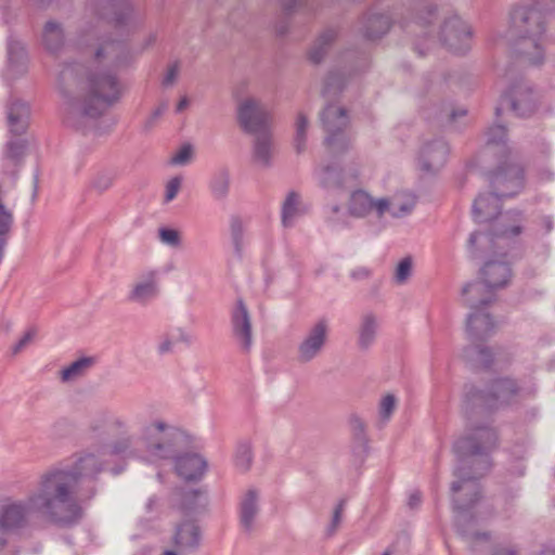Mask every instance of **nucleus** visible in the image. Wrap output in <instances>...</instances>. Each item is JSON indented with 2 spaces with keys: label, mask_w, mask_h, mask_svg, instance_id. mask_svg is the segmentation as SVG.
I'll list each match as a JSON object with an SVG mask.
<instances>
[{
  "label": "nucleus",
  "mask_w": 555,
  "mask_h": 555,
  "mask_svg": "<svg viewBox=\"0 0 555 555\" xmlns=\"http://www.w3.org/2000/svg\"><path fill=\"white\" fill-rule=\"evenodd\" d=\"M309 0H280L283 12L292 15L297 9L308 8Z\"/></svg>",
  "instance_id": "55"
},
{
  "label": "nucleus",
  "mask_w": 555,
  "mask_h": 555,
  "mask_svg": "<svg viewBox=\"0 0 555 555\" xmlns=\"http://www.w3.org/2000/svg\"><path fill=\"white\" fill-rule=\"evenodd\" d=\"M505 103L519 117L530 116L535 109L532 90L522 80L514 85L502 95L501 105Z\"/></svg>",
  "instance_id": "17"
},
{
  "label": "nucleus",
  "mask_w": 555,
  "mask_h": 555,
  "mask_svg": "<svg viewBox=\"0 0 555 555\" xmlns=\"http://www.w3.org/2000/svg\"><path fill=\"white\" fill-rule=\"evenodd\" d=\"M496 328L492 317L485 311L472 310L466 320V332L470 345L464 348V360L475 370H487L493 363V352L480 343L490 338Z\"/></svg>",
  "instance_id": "8"
},
{
  "label": "nucleus",
  "mask_w": 555,
  "mask_h": 555,
  "mask_svg": "<svg viewBox=\"0 0 555 555\" xmlns=\"http://www.w3.org/2000/svg\"><path fill=\"white\" fill-rule=\"evenodd\" d=\"M37 513L30 503V498L25 500H8L0 506V551L8 543V537L20 534L30 525V515Z\"/></svg>",
  "instance_id": "12"
},
{
  "label": "nucleus",
  "mask_w": 555,
  "mask_h": 555,
  "mask_svg": "<svg viewBox=\"0 0 555 555\" xmlns=\"http://www.w3.org/2000/svg\"><path fill=\"white\" fill-rule=\"evenodd\" d=\"M94 364V359L91 357H82L74 361L70 365L61 371L62 382L73 380L90 369Z\"/></svg>",
  "instance_id": "40"
},
{
  "label": "nucleus",
  "mask_w": 555,
  "mask_h": 555,
  "mask_svg": "<svg viewBox=\"0 0 555 555\" xmlns=\"http://www.w3.org/2000/svg\"><path fill=\"white\" fill-rule=\"evenodd\" d=\"M345 506H346V500L341 499L334 509L332 521L327 528L328 535H333L336 532L338 526L340 525Z\"/></svg>",
  "instance_id": "52"
},
{
  "label": "nucleus",
  "mask_w": 555,
  "mask_h": 555,
  "mask_svg": "<svg viewBox=\"0 0 555 555\" xmlns=\"http://www.w3.org/2000/svg\"><path fill=\"white\" fill-rule=\"evenodd\" d=\"M328 333L327 320L320 319L313 323L297 346V361L305 364L317 359L326 347Z\"/></svg>",
  "instance_id": "13"
},
{
  "label": "nucleus",
  "mask_w": 555,
  "mask_h": 555,
  "mask_svg": "<svg viewBox=\"0 0 555 555\" xmlns=\"http://www.w3.org/2000/svg\"><path fill=\"white\" fill-rule=\"evenodd\" d=\"M175 544L180 551L193 550L199 543V530L193 521H184L177 527Z\"/></svg>",
  "instance_id": "30"
},
{
  "label": "nucleus",
  "mask_w": 555,
  "mask_h": 555,
  "mask_svg": "<svg viewBox=\"0 0 555 555\" xmlns=\"http://www.w3.org/2000/svg\"><path fill=\"white\" fill-rule=\"evenodd\" d=\"M519 392L520 386L511 377L493 379L487 390L466 386L462 409L466 416L479 410H498L516 402Z\"/></svg>",
  "instance_id": "6"
},
{
  "label": "nucleus",
  "mask_w": 555,
  "mask_h": 555,
  "mask_svg": "<svg viewBox=\"0 0 555 555\" xmlns=\"http://www.w3.org/2000/svg\"><path fill=\"white\" fill-rule=\"evenodd\" d=\"M258 513V492L255 489H249L243 495L240 503V521L246 531H250L254 528Z\"/></svg>",
  "instance_id": "28"
},
{
  "label": "nucleus",
  "mask_w": 555,
  "mask_h": 555,
  "mask_svg": "<svg viewBox=\"0 0 555 555\" xmlns=\"http://www.w3.org/2000/svg\"><path fill=\"white\" fill-rule=\"evenodd\" d=\"M378 330V321L373 313H365L361 318L359 326L358 346L362 350L369 349L375 341Z\"/></svg>",
  "instance_id": "32"
},
{
  "label": "nucleus",
  "mask_w": 555,
  "mask_h": 555,
  "mask_svg": "<svg viewBox=\"0 0 555 555\" xmlns=\"http://www.w3.org/2000/svg\"><path fill=\"white\" fill-rule=\"evenodd\" d=\"M422 494L420 491H414L409 495L408 505L410 508H416L421 505Z\"/></svg>",
  "instance_id": "61"
},
{
  "label": "nucleus",
  "mask_w": 555,
  "mask_h": 555,
  "mask_svg": "<svg viewBox=\"0 0 555 555\" xmlns=\"http://www.w3.org/2000/svg\"><path fill=\"white\" fill-rule=\"evenodd\" d=\"M233 337L244 352H249L253 345L251 321L246 305L238 299L231 315Z\"/></svg>",
  "instance_id": "19"
},
{
  "label": "nucleus",
  "mask_w": 555,
  "mask_h": 555,
  "mask_svg": "<svg viewBox=\"0 0 555 555\" xmlns=\"http://www.w3.org/2000/svg\"><path fill=\"white\" fill-rule=\"evenodd\" d=\"M86 10L98 23H106L120 30H128L141 21L129 0H87Z\"/></svg>",
  "instance_id": "9"
},
{
  "label": "nucleus",
  "mask_w": 555,
  "mask_h": 555,
  "mask_svg": "<svg viewBox=\"0 0 555 555\" xmlns=\"http://www.w3.org/2000/svg\"><path fill=\"white\" fill-rule=\"evenodd\" d=\"M321 121L325 132L324 145L332 156L346 153L352 143L351 135L347 132L349 125L348 113L344 107L328 104L321 113Z\"/></svg>",
  "instance_id": "10"
},
{
  "label": "nucleus",
  "mask_w": 555,
  "mask_h": 555,
  "mask_svg": "<svg viewBox=\"0 0 555 555\" xmlns=\"http://www.w3.org/2000/svg\"><path fill=\"white\" fill-rule=\"evenodd\" d=\"M182 183V178L177 176L170 179L166 185L165 203L171 202L178 194Z\"/></svg>",
  "instance_id": "54"
},
{
  "label": "nucleus",
  "mask_w": 555,
  "mask_h": 555,
  "mask_svg": "<svg viewBox=\"0 0 555 555\" xmlns=\"http://www.w3.org/2000/svg\"><path fill=\"white\" fill-rule=\"evenodd\" d=\"M206 503V493L202 490H185L181 493L180 508L185 515L199 511Z\"/></svg>",
  "instance_id": "38"
},
{
  "label": "nucleus",
  "mask_w": 555,
  "mask_h": 555,
  "mask_svg": "<svg viewBox=\"0 0 555 555\" xmlns=\"http://www.w3.org/2000/svg\"><path fill=\"white\" fill-rule=\"evenodd\" d=\"M96 489L78 490L75 475L65 468H52L41 475L38 488L30 493L36 512L61 527L78 524L82 516V503L94 498Z\"/></svg>",
  "instance_id": "4"
},
{
  "label": "nucleus",
  "mask_w": 555,
  "mask_h": 555,
  "mask_svg": "<svg viewBox=\"0 0 555 555\" xmlns=\"http://www.w3.org/2000/svg\"><path fill=\"white\" fill-rule=\"evenodd\" d=\"M360 34L367 40H376L386 35L391 21L387 14H380L370 9L360 20Z\"/></svg>",
  "instance_id": "26"
},
{
  "label": "nucleus",
  "mask_w": 555,
  "mask_h": 555,
  "mask_svg": "<svg viewBox=\"0 0 555 555\" xmlns=\"http://www.w3.org/2000/svg\"><path fill=\"white\" fill-rule=\"evenodd\" d=\"M326 221L333 229H336L341 224L339 215H328Z\"/></svg>",
  "instance_id": "62"
},
{
  "label": "nucleus",
  "mask_w": 555,
  "mask_h": 555,
  "mask_svg": "<svg viewBox=\"0 0 555 555\" xmlns=\"http://www.w3.org/2000/svg\"><path fill=\"white\" fill-rule=\"evenodd\" d=\"M237 121L243 131L255 134L269 130L270 113L264 104L254 98L240 102Z\"/></svg>",
  "instance_id": "14"
},
{
  "label": "nucleus",
  "mask_w": 555,
  "mask_h": 555,
  "mask_svg": "<svg viewBox=\"0 0 555 555\" xmlns=\"http://www.w3.org/2000/svg\"><path fill=\"white\" fill-rule=\"evenodd\" d=\"M441 43L454 53H465L470 47L472 28L460 16L446 18L440 27Z\"/></svg>",
  "instance_id": "15"
},
{
  "label": "nucleus",
  "mask_w": 555,
  "mask_h": 555,
  "mask_svg": "<svg viewBox=\"0 0 555 555\" xmlns=\"http://www.w3.org/2000/svg\"><path fill=\"white\" fill-rule=\"evenodd\" d=\"M113 176L107 172H99L96 173L92 180L90 181V190L95 191L101 194L107 191L113 185Z\"/></svg>",
  "instance_id": "46"
},
{
  "label": "nucleus",
  "mask_w": 555,
  "mask_h": 555,
  "mask_svg": "<svg viewBox=\"0 0 555 555\" xmlns=\"http://www.w3.org/2000/svg\"><path fill=\"white\" fill-rule=\"evenodd\" d=\"M449 155V146L442 139L425 143L420 152L421 169L425 172H436L442 168Z\"/></svg>",
  "instance_id": "21"
},
{
  "label": "nucleus",
  "mask_w": 555,
  "mask_h": 555,
  "mask_svg": "<svg viewBox=\"0 0 555 555\" xmlns=\"http://www.w3.org/2000/svg\"><path fill=\"white\" fill-rule=\"evenodd\" d=\"M159 237L162 242L170 245V246H179L180 245V235L177 230L162 228L159 229Z\"/></svg>",
  "instance_id": "53"
},
{
  "label": "nucleus",
  "mask_w": 555,
  "mask_h": 555,
  "mask_svg": "<svg viewBox=\"0 0 555 555\" xmlns=\"http://www.w3.org/2000/svg\"><path fill=\"white\" fill-rule=\"evenodd\" d=\"M499 436L490 425L472 426L470 431L453 444L457 464L453 475L457 480L451 485L453 508L456 511L455 525L459 534L474 555H517L515 550L492 541L488 532L466 528L467 512L480 499L478 479L490 468L489 453L498 447Z\"/></svg>",
  "instance_id": "2"
},
{
  "label": "nucleus",
  "mask_w": 555,
  "mask_h": 555,
  "mask_svg": "<svg viewBox=\"0 0 555 555\" xmlns=\"http://www.w3.org/2000/svg\"><path fill=\"white\" fill-rule=\"evenodd\" d=\"M414 206H415V199L409 198L399 204L390 203V207L387 211H389L393 218H402V217L411 214L412 210L414 209Z\"/></svg>",
  "instance_id": "47"
},
{
  "label": "nucleus",
  "mask_w": 555,
  "mask_h": 555,
  "mask_svg": "<svg viewBox=\"0 0 555 555\" xmlns=\"http://www.w3.org/2000/svg\"><path fill=\"white\" fill-rule=\"evenodd\" d=\"M178 73H179V65H178V63L171 64L168 67L167 73H166V75H165V77L163 79V85L165 87L173 85V82L176 81V79L178 77Z\"/></svg>",
  "instance_id": "57"
},
{
  "label": "nucleus",
  "mask_w": 555,
  "mask_h": 555,
  "mask_svg": "<svg viewBox=\"0 0 555 555\" xmlns=\"http://www.w3.org/2000/svg\"><path fill=\"white\" fill-rule=\"evenodd\" d=\"M482 158L512 156L507 145V129L503 125H493L486 132V144L481 153Z\"/></svg>",
  "instance_id": "23"
},
{
  "label": "nucleus",
  "mask_w": 555,
  "mask_h": 555,
  "mask_svg": "<svg viewBox=\"0 0 555 555\" xmlns=\"http://www.w3.org/2000/svg\"><path fill=\"white\" fill-rule=\"evenodd\" d=\"M308 119L305 114L299 113L296 120L295 149L298 154L306 149Z\"/></svg>",
  "instance_id": "43"
},
{
  "label": "nucleus",
  "mask_w": 555,
  "mask_h": 555,
  "mask_svg": "<svg viewBox=\"0 0 555 555\" xmlns=\"http://www.w3.org/2000/svg\"><path fill=\"white\" fill-rule=\"evenodd\" d=\"M168 105L167 103H162L157 108L153 111L151 116L147 119L146 126L152 127L154 122L167 111Z\"/></svg>",
  "instance_id": "58"
},
{
  "label": "nucleus",
  "mask_w": 555,
  "mask_h": 555,
  "mask_svg": "<svg viewBox=\"0 0 555 555\" xmlns=\"http://www.w3.org/2000/svg\"><path fill=\"white\" fill-rule=\"evenodd\" d=\"M337 36L338 31L335 28L330 27L323 30L308 52L309 61L315 65L320 64L325 59Z\"/></svg>",
  "instance_id": "29"
},
{
  "label": "nucleus",
  "mask_w": 555,
  "mask_h": 555,
  "mask_svg": "<svg viewBox=\"0 0 555 555\" xmlns=\"http://www.w3.org/2000/svg\"><path fill=\"white\" fill-rule=\"evenodd\" d=\"M350 425L352 428V434L354 440L362 447H366L367 439L365 435V424L364 422L359 417L353 415L350 418Z\"/></svg>",
  "instance_id": "48"
},
{
  "label": "nucleus",
  "mask_w": 555,
  "mask_h": 555,
  "mask_svg": "<svg viewBox=\"0 0 555 555\" xmlns=\"http://www.w3.org/2000/svg\"><path fill=\"white\" fill-rule=\"evenodd\" d=\"M481 235L480 232H473L470 235H469V238H468V246L470 248H473L478 240V237Z\"/></svg>",
  "instance_id": "64"
},
{
  "label": "nucleus",
  "mask_w": 555,
  "mask_h": 555,
  "mask_svg": "<svg viewBox=\"0 0 555 555\" xmlns=\"http://www.w3.org/2000/svg\"><path fill=\"white\" fill-rule=\"evenodd\" d=\"M347 76L340 70H331L325 80L322 89V95L325 99L337 96L345 88L347 83Z\"/></svg>",
  "instance_id": "39"
},
{
  "label": "nucleus",
  "mask_w": 555,
  "mask_h": 555,
  "mask_svg": "<svg viewBox=\"0 0 555 555\" xmlns=\"http://www.w3.org/2000/svg\"><path fill=\"white\" fill-rule=\"evenodd\" d=\"M304 214L305 209L301 205L300 195L295 191L288 192L282 205L281 221L283 227H293L295 219Z\"/></svg>",
  "instance_id": "31"
},
{
  "label": "nucleus",
  "mask_w": 555,
  "mask_h": 555,
  "mask_svg": "<svg viewBox=\"0 0 555 555\" xmlns=\"http://www.w3.org/2000/svg\"><path fill=\"white\" fill-rule=\"evenodd\" d=\"M193 158V147L191 144H184L181 149L171 157L170 164L177 166H184L191 163Z\"/></svg>",
  "instance_id": "50"
},
{
  "label": "nucleus",
  "mask_w": 555,
  "mask_h": 555,
  "mask_svg": "<svg viewBox=\"0 0 555 555\" xmlns=\"http://www.w3.org/2000/svg\"><path fill=\"white\" fill-rule=\"evenodd\" d=\"M209 190L212 197L217 201H223L230 191V172L227 168L216 170L209 181Z\"/></svg>",
  "instance_id": "36"
},
{
  "label": "nucleus",
  "mask_w": 555,
  "mask_h": 555,
  "mask_svg": "<svg viewBox=\"0 0 555 555\" xmlns=\"http://www.w3.org/2000/svg\"><path fill=\"white\" fill-rule=\"evenodd\" d=\"M495 159V167L487 173L491 191L503 198L513 197L524 186V169L512 156Z\"/></svg>",
  "instance_id": "11"
},
{
  "label": "nucleus",
  "mask_w": 555,
  "mask_h": 555,
  "mask_svg": "<svg viewBox=\"0 0 555 555\" xmlns=\"http://www.w3.org/2000/svg\"><path fill=\"white\" fill-rule=\"evenodd\" d=\"M437 17V7L430 0H424L417 8V13L413 21L414 27H418L426 36L431 35L430 28L433 22Z\"/></svg>",
  "instance_id": "34"
},
{
  "label": "nucleus",
  "mask_w": 555,
  "mask_h": 555,
  "mask_svg": "<svg viewBox=\"0 0 555 555\" xmlns=\"http://www.w3.org/2000/svg\"><path fill=\"white\" fill-rule=\"evenodd\" d=\"M99 422L106 423L108 434L115 437L102 454L143 461L175 459L177 474L186 481L199 479L205 473L207 463L198 454L177 455L181 433L163 421L144 424L138 437L129 433V425L122 417L102 412Z\"/></svg>",
  "instance_id": "3"
},
{
  "label": "nucleus",
  "mask_w": 555,
  "mask_h": 555,
  "mask_svg": "<svg viewBox=\"0 0 555 555\" xmlns=\"http://www.w3.org/2000/svg\"><path fill=\"white\" fill-rule=\"evenodd\" d=\"M396 408H397V398L393 395L388 393L385 397H383L379 402V406H378V413H379L380 421L383 423H387L390 420Z\"/></svg>",
  "instance_id": "45"
},
{
  "label": "nucleus",
  "mask_w": 555,
  "mask_h": 555,
  "mask_svg": "<svg viewBox=\"0 0 555 555\" xmlns=\"http://www.w3.org/2000/svg\"><path fill=\"white\" fill-rule=\"evenodd\" d=\"M173 340L168 336L164 337L158 345V352L160 354L168 353L172 350Z\"/></svg>",
  "instance_id": "60"
},
{
  "label": "nucleus",
  "mask_w": 555,
  "mask_h": 555,
  "mask_svg": "<svg viewBox=\"0 0 555 555\" xmlns=\"http://www.w3.org/2000/svg\"><path fill=\"white\" fill-rule=\"evenodd\" d=\"M492 191L480 194L473 204V216L477 222H490L498 219L493 231L489 234V241L494 237H515L522 231L524 215L519 210H509L501 214V199Z\"/></svg>",
  "instance_id": "7"
},
{
  "label": "nucleus",
  "mask_w": 555,
  "mask_h": 555,
  "mask_svg": "<svg viewBox=\"0 0 555 555\" xmlns=\"http://www.w3.org/2000/svg\"><path fill=\"white\" fill-rule=\"evenodd\" d=\"M189 106V99L183 96L177 104L176 112L181 113L184 108Z\"/></svg>",
  "instance_id": "63"
},
{
  "label": "nucleus",
  "mask_w": 555,
  "mask_h": 555,
  "mask_svg": "<svg viewBox=\"0 0 555 555\" xmlns=\"http://www.w3.org/2000/svg\"><path fill=\"white\" fill-rule=\"evenodd\" d=\"M390 207V202L387 198H373L369 193L363 190L352 192L348 210L349 214L357 218H363L370 212L374 211L378 218L383 217Z\"/></svg>",
  "instance_id": "18"
},
{
  "label": "nucleus",
  "mask_w": 555,
  "mask_h": 555,
  "mask_svg": "<svg viewBox=\"0 0 555 555\" xmlns=\"http://www.w3.org/2000/svg\"><path fill=\"white\" fill-rule=\"evenodd\" d=\"M104 463L99 456L92 452L81 454L74 463L73 467L66 469L69 474L75 475L76 485L79 487L85 481L91 483L85 490L94 487L96 476L103 470Z\"/></svg>",
  "instance_id": "20"
},
{
  "label": "nucleus",
  "mask_w": 555,
  "mask_h": 555,
  "mask_svg": "<svg viewBox=\"0 0 555 555\" xmlns=\"http://www.w3.org/2000/svg\"><path fill=\"white\" fill-rule=\"evenodd\" d=\"M480 275L488 288L496 291L507 286L513 274L508 262L504 260H489L481 268Z\"/></svg>",
  "instance_id": "25"
},
{
  "label": "nucleus",
  "mask_w": 555,
  "mask_h": 555,
  "mask_svg": "<svg viewBox=\"0 0 555 555\" xmlns=\"http://www.w3.org/2000/svg\"><path fill=\"white\" fill-rule=\"evenodd\" d=\"M255 134L254 157L258 163L268 166L272 155L271 134L269 130Z\"/></svg>",
  "instance_id": "37"
},
{
  "label": "nucleus",
  "mask_w": 555,
  "mask_h": 555,
  "mask_svg": "<svg viewBox=\"0 0 555 555\" xmlns=\"http://www.w3.org/2000/svg\"><path fill=\"white\" fill-rule=\"evenodd\" d=\"M371 275V271L367 268L360 267L351 271L350 276L356 281L366 280Z\"/></svg>",
  "instance_id": "59"
},
{
  "label": "nucleus",
  "mask_w": 555,
  "mask_h": 555,
  "mask_svg": "<svg viewBox=\"0 0 555 555\" xmlns=\"http://www.w3.org/2000/svg\"><path fill=\"white\" fill-rule=\"evenodd\" d=\"M42 42L50 52H57L64 44V31L61 24L54 21L47 22L42 33Z\"/></svg>",
  "instance_id": "35"
},
{
  "label": "nucleus",
  "mask_w": 555,
  "mask_h": 555,
  "mask_svg": "<svg viewBox=\"0 0 555 555\" xmlns=\"http://www.w3.org/2000/svg\"><path fill=\"white\" fill-rule=\"evenodd\" d=\"M235 466L242 472H247L253 462L251 447L248 442H242L238 444L235 453Z\"/></svg>",
  "instance_id": "42"
},
{
  "label": "nucleus",
  "mask_w": 555,
  "mask_h": 555,
  "mask_svg": "<svg viewBox=\"0 0 555 555\" xmlns=\"http://www.w3.org/2000/svg\"><path fill=\"white\" fill-rule=\"evenodd\" d=\"M548 11H555V0L522 3L515 7L509 14V35L514 39V52L531 65H540L544 60L542 39Z\"/></svg>",
  "instance_id": "5"
},
{
  "label": "nucleus",
  "mask_w": 555,
  "mask_h": 555,
  "mask_svg": "<svg viewBox=\"0 0 555 555\" xmlns=\"http://www.w3.org/2000/svg\"><path fill=\"white\" fill-rule=\"evenodd\" d=\"M27 53L24 44L10 37L8 40V62L10 69L15 74H23L26 70Z\"/></svg>",
  "instance_id": "33"
},
{
  "label": "nucleus",
  "mask_w": 555,
  "mask_h": 555,
  "mask_svg": "<svg viewBox=\"0 0 555 555\" xmlns=\"http://www.w3.org/2000/svg\"><path fill=\"white\" fill-rule=\"evenodd\" d=\"M26 141L24 139L10 140L7 143L5 157L17 164L24 156Z\"/></svg>",
  "instance_id": "44"
},
{
  "label": "nucleus",
  "mask_w": 555,
  "mask_h": 555,
  "mask_svg": "<svg viewBox=\"0 0 555 555\" xmlns=\"http://www.w3.org/2000/svg\"><path fill=\"white\" fill-rule=\"evenodd\" d=\"M79 46H95L92 68L80 63H66L59 74V88L63 94L64 122L82 129L118 102L122 85L115 70L128 65L132 55L122 40H101L96 28L83 30Z\"/></svg>",
  "instance_id": "1"
},
{
  "label": "nucleus",
  "mask_w": 555,
  "mask_h": 555,
  "mask_svg": "<svg viewBox=\"0 0 555 555\" xmlns=\"http://www.w3.org/2000/svg\"><path fill=\"white\" fill-rule=\"evenodd\" d=\"M464 305L472 310L485 309L495 301V294L492 288H488L482 281H475L464 285L462 289Z\"/></svg>",
  "instance_id": "24"
},
{
  "label": "nucleus",
  "mask_w": 555,
  "mask_h": 555,
  "mask_svg": "<svg viewBox=\"0 0 555 555\" xmlns=\"http://www.w3.org/2000/svg\"><path fill=\"white\" fill-rule=\"evenodd\" d=\"M159 278L160 273L156 269L141 272L133 282L127 300L140 306L151 304L159 296Z\"/></svg>",
  "instance_id": "16"
},
{
  "label": "nucleus",
  "mask_w": 555,
  "mask_h": 555,
  "mask_svg": "<svg viewBox=\"0 0 555 555\" xmlns=\"http://www.w3.org/2000/svg\"><path fill=\"white\" fill-rule=\"evenodd\" d=\"M412 273V259L410 257L403 258L397 266L395 272V281L398 284L405 283Z\"/></svg>",
  "instance_id": "49"
},
{
  "label": "nucleus",
  "mask_w": 555,
  "mask_h": 555,
  "mask_svg": "<svg viewBox=\"0 0 555 555\" xmlns=\"http://www.w3.org/2000/svg\"><path fill=\"white\" fill-rule=\"evenodd\" d=\"M230 233L235 254L241 257L244 247V225L238 216H232L230 219Z\"/></svg>",
  "instance_id": "41"
},
{
  "label": "nucleus",
  "mask_w": 555,
  "mask_h": 555,
  "mask_svg": "<svg viewBox=\"0 0 555 555\" xmlns=\"http://www.w3.org/2000/svg\"><path fill=\"white\" fill-rule=\"evenodd\" d=\"M314 176L319 185L328 191H344L351 188L357 181V175H345L336 166L326 165L315 170Z\"/></svg>",
  "instance_id": "22"
},
{
  "label": "nucleus",
  "mask_w": 555,
  "mask_h": 555,
  "mask_svg": "<svg viewBox=\"0 0 555 555\" xmlns=\"http://www.w3.org/2000/svg\"><path fill=\"white\" fill-rule=\"evenodd\" d=\"M466 114V109H453L450 106H443L439 112L438 118L441 125H449L452 124L457 116H465Z\"/></svg>",
  "instance_id": "51"
},
{
  "label": "nucleus",
  "mask_w": 555,
  "mask_h": 555,
  "mask_svg": "<svg viewBox=\"0 0 555 555\" xmlns=\"http://www.w3.org/2000/svg\"><path fill=\"white\" fill-rule=\"evenodd\" d=\"M29 117L30 108L26 102L14 100L8 105V125L13 134L21 135L26 132Z\"/></svg>",
  "instance_id": "27"
},
{
  "label": "nucleus",
  "mask_w": 555,
  "mask_h": 555,
  "mask_svg": "<svg viewBox=\"0 0 555 555\" xmlns=\"http://www.w3.org/2000/svg\"><path fill=\"white\" fill-rule=\"evenodd\" d=\"M37 331L31 327L29 328L24 336L12 347V353H20L36 336Z\"/></svg>",
  "instance_id": "56"
}]
</instances>
